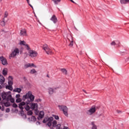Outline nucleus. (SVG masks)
Instances as JSON below:
<instances>
[{
  "label": "nucleus",
  "instance_id": "f257e3e1",
  "mask_svg": "<svg viewBox=\"0 0 129 129\" xmlns=\"http://www.w3.org/2000/svg\"><path fill=\"white\" fill-rule=\"evenodd\" d=\"M26 99L27 100L26 105L25 102H22L19 105V107L21 110H23V109H24V108H25L26 110H30V106H29L28 104H30V100L31 102H32V101H34V100L35 99V96L32 94L31 92L29 91L23 97V100H26Z\"/></svg>",
  "mask_w": 129,
  "mask_h": 129
},
{
  "label": "nucleus",
  "instance_id": "f03ea898",
  "mask_svg": "<svg viewBox=\"0 0 129 129\" xmlns=\"http://www.w3.org/2000/svg\"><path fill=\"white\" fill-rule=\"evenodd\" d=\"M53 119H54L53 117H46L43 119V123H47V125H48V126H51L52 123L53 127H56L57 125V121H53Z\"/></svg>",
  "mask_w": 129,
  "mask_h": 129
},
{
  "label": "nucleus",
  "instance_id": "7ed1b4c3",
  "mask_svg": "<svg viewBox=\"0 0 129 129\" xmlns=\"http://www.w3.org/2000/svg\"><path fill=\"white\" fill-rule=\"evenodd\" d=\"M26 49L28 50L29 56L31 57V58H34L38 56V52L35 50H31L29 45H26Z\"/></svg>",
  "mask_w": 129,
  "mask_h": 129
},
{
  "label": "nucleus",
  "instance_id": "20e7f679",
  "mask_svg": "<svg viewBox=\"0 0 129 129\" xmlns=\"http://www.w3.org/2000/svg\"><path fill=\"white\" fill-rule=\"evenodd\" d=\"M20 54V49L19 48H15L14 51H12V53L10 54L9 58L11 59V58H14V57H16L17 55H19Z\"/></svg>",
  "mask_w": 129,
  "mask_h": 129
},
{
  "label": "nucleus",
  "instance_id": "39448f33",
  "mask_svg": "<svg viewBox=\"0 0 129 129\" xmlns=\"http://www.w3.org/2000/svg\"><path fill=\"white\" fill-rule=\"evenodd\" d=\"M42 49L43 50H44V51L46 52V54L47 55H51L52 54V50L49 48L48 46V45L47 44H44L42 46Z\"/></svg>",
  "mask_w": 129,
  "mask_h": 129
},
{
  "label": "nucleus",
  "instance_id": "423d86ee",
  "mask_svg": "<svg viewBox=\"0 0 129 129\" xmlns=\"http://www.w3.org/2000/svg\"><path fill=\"white\" fill-rule=\"evenodd\" d=\"M60 110L63 111L66 116H68V108L66 106H58Z\"/></svg>",
  "mask_w": 129,
  "mask_h": 129
},
{
  "label": "nucleus",
  "instance_id": "0eeeda50",
  "mask_svg": "<svg viewBox=\"0 0 129 129\" xmlns=\"http://www.w3.org/2000/svg\"><path fill=\"white\" fill-rule=\"evenodd\" d=\"M95 111H96V108H95V106H93L87 111V114L88 115H91L92 114H93Z\"/></svg>",
  "mask_w": 129,
  "mask_h": 129
},
{
  "label": "nucleus",
  "instance_id": "6e6552de",
  "mask_svg": "<svg viewBox=\"0 0 129 129\" xmlns=\"http://www.w3.org/2000/svg\"><path fill=\"white\" fill-rule=\"evenodd\" d=\"M0 60L3 65H8V60H7V58L2 56L0 57Z\"/></svg>",
  "mask_w": 129,
  "mask_h": 129
},
{
  "label": "nucleus",
  "instance_id": "1a4fd4ad",
  "mask_svg": "<svg viewBox=\"0 0 129 129\" xmlns=\"http://www.w3.org/2000/svg\"><path fill=\"white\" fill-rule=\"evenodd\" d=\"M51 21H52L54 24H56L57 22H58V20L57 19V17L55 15H53L50 19Z\"/></svg>",
  "mask_w": 129,
  "mask_h": 129
},
{
  "label": "nucleus",
  "instance_id": "9d476101",
  "mask_svg": "<svg viewBox=\"0 0 129 129\" xmlns=\"http://www.w3.org/2000/svg\"><path fill=\"white\" fill-rule=\"evenodd\" d=\"M20 36H28L27 34V30L25 29H22L20 31Z\"/></svg>",
  "mask_w": 129,
  "mask_h": 129
},
{
  "label": "nucleus",
  "instance_id": "9b49d317",
  "mask_svg": "<svg viewBox=\"0 0 129 129\" xmlns=\"http://www.w3.org/2000/svg\"><path fill=\"white\" fill-rule=\"evenodd\" d=\"M31 109H37V108H38V104L35 103H31Z\"/></svg>",
  "mask_w": 129,
  "mask_h": 129
},
{
  "label": "nucleus",
  "instance_id": "f8f14e48",
  "mask_svg": "<svg viewBox=\"0 0 129 129\" xmlns=\"http://www.w3.org/2000/svg\"><path fill=\"white\" fill-rule=\"evenodd\" d=\"M34 67V68H36L37 66L36 65L34 64V63H27L26 64H25V68H29V67Z\"/></svg>",
  "mask_w": 129,
  "mask_h": 129
},
{
  "label": "nucleus",
  "instance_id": "ddd939ff",
  "mask_svg": "<svg viewBox=\"0 0 129 129\" xmlns=\"http://www.w3.org/2000/svg\"><path fill=\"white\" fill-rule=\"evenodd\" d=\"M44 115H45V112H44V111H40L39 113V115L38 117V119H41V118H43V117H44Z\"/></svg>",
  "mask_w": 129,
  "mask_h": 129
},
{
  "label": "nucleus",
  "instance_id": "4468645a",
  "mask_svg": "<svg viewBox=\"0 0 129 129\" xmlns=\"http://www.w3.org/2000/svg\"><path fill=\"white\" fill-rule=\"evenodd\" d=\"M117 42H115V41H112L110 45L111 46H115V45H117V46H119L120 45V42L119 41H116Z\"/></svg>",
  "mask_w": 129,
  "mask_h": 129
},
{
  "label": "nucleus",
  "instance_id": "2eb2a0df",
  "mask_svg": "<svg viewBox=\"0 0 129 129\" xmlns=\"http://www.w3.org/2000/svg\"><path fill=\"white\" fill-rule=\"evenodd\" d=\"M8 95V93H5V92L2 93V97L3 99L4 100H5V99H7V97Z\"/></svg>",
  "mask_w": 129,
  "mask_h": 129
},
{
  "label": "nucleus",
  "instance_id": "dca6fc26",
  "mask_svg": "<svg viewBox=\"0 0 129 129\" xmlns=\"http://www.w3.org/2000/svg\"><path fill=\"white\" fill-rule=\"evenodd\" d=\"M8 84H10V85H13V77L9 76L8 78Z\"/></svg>",
  "mask_w": 129,
  "mask_h": 129
},
{
  "label": "nucleus",
  "instance_id": "f3484780",
  "mask_svg": "<svg viewBox=\"0 0 129 129\" xmlns=\"http://www.w3.org/2000/svg\"><path fill=\"white\" fill-rule=\"evenodd\" d=\"M5 77L4 76L0 75V83L1 84H4L5 81Z\"/></svg>",
  "mask_w": 129,
  "mask_h": 129
},
{
  "label": "nucleus",
  "instance_id": "a211bd4d",
  "mask_svg": "<svg viewBox=\"0 0 129 129\" xmlns=\"http://www.w3.org/2000/svg\"><path fill=\"white\" fill-rule=\"evenodd\" d=\"M120 2L121 5H126L129 4V0H120Z\"/></svg>",
  "mask_w": 129,
  "mask_h": 129
},
{
  "label": "nucleus",
  "instance_id": "6ab92c4d",
  "mask_svg": "<svg viewBox=\"0 0 129 129\" xmlns=\"http://www.w3.org/2000/svg\"><path fill=\"white\" fill-rule=\"evenodd\" d=\"M0 25L2 27H5V26H6V19H5V18L3 19L2 21H1Z\"/></svg>",
  "mask_w": 129,
  "mask_h": 129
},
{
  "label": "nucleus",
  "instance_id": "aec40b11",
  "mask_svg": "<svg viewBox=\"0 0 129 129\" xmlns=\"http://www.w3.org/2000/svg\"><path fill=\"white\" fill-rule=\"evenodd\" d=\"M3 74L4 76H6L8 75V69L5 68L3 71Z\"/></svg>",
  "mask_w": 129,
  "mask_h": 129
},
{
  "label": "nucleus",
  "instance_id": "412c9836",
  "mask_svg": "<svg viewBox=\"0 0 129 129\" xmlns=\"http://www.w3.org/2000/svg\"><path fill=\"white\" fill-rule=\"evenodd\" d=\"M49 94H53L54 93V89L52 88H49L48 89Z\"/></svg>",
  "mask_w": 129,
  "mask_h": 129
},
{
  "label": "nucleus",
  "instance_id": "4be33fe9",
  "mask_svg": "<svg viewBox=\"0 0 129 129\" xmlns=\"http://www.w3.org/2000/svg\"><path fill=\"white\" fill-rule=\"evenodd\" d=\"M14 92H18V93H21V91H22V89L17 88L14 90Z\"/></svg>",
  "mask_w": 129,
  "mask_h": 129
},
{
  "label": "nucleus",
  "instance_id": "5701e85b",
  "mask_svg": "<svg viewBox=\"0 0 129 129\" xmlns=\"http://www.w3.org/2000/svg\"><path fill=\"white\" fill-rule=\"evenodd\" d=\"M20 45H23L24 46H25L26 49H27V43L24 41H21L20 42Z\"/></svg>",
  "mask_w": 129,
  "mask_h": 129
},
{
  "label": "nucleus",
  "instance_id": "b1692460",
  "mask_svg": "<svg viewBox=\"0 0 129 129\" xmlns=\"http://www.w3.org/2000/svg\"><path fill=\"white\" fill-rule=\"evenodd\" d=\"M9 86H6V89H9V90H13V87L11 84H9Z\"/></svg>",
  "mask_w": 129,
  "mask_h": 129
},
{
  "label": "nucleus",
  "instance_id": "393cba45",
  "mask_svg": "<svg viewBox=\"0 0 129 129\" xmlns=\"http://www.w3.org/2000/svg\"><path fill=\"white\" fill-rule=\"evenodd\" d=\"M61 72H62V73L63 74H64L65 75H67V70H66V69H61Z\"/></svg>",
  "mask_w": 129,
  "mask_h": 129
},
{
  "label": "nucleus",
  "instance_id": "a878e982",
  "mask_svg": "<svg viewBox=\"0 0 129 129\" xmlns=\"http://www.w3.org/2000/svg\"><path fill=\"white\" fill-rule=\"evenodd\" d=\"M91 124L92 125V129H97V127L96 126L95 124H94V122H92Z\"/></svg>",
  "mask_w": 129,
  "mask_h": 129
},
{
  "label": "nucleus",
  "instance_id": "bb28decb",
  "mask_svg": "<svg viewBox=\"0 0 129 129\" xmlns=\"http://www.w3.org/2000/svg\"><path fill=\"white\" fill-rule=\"evenodd\" d=\"M52 2H53L55 5H58L61 2V0H52Z\"/></svg>",
  "mask_w": 129,
  "mask_h": 129
},
{
  "label": "nucleus",
  "instance_id": "cd10ccee",
  "mask_svg": "<svg viewBox=\"0 0 129 129\" xmlns=\"http://www.w3.org/2000/svg\"><path fill=\"white\" fill-rule=\"evenodd\" d=\"M11 98H12V95H8L6 99L7 101H10Z\"/></svg>",
  "mask_w": 129,
  "mask_h": 129
},
{
  "label": "nucleus",
  "instance_id": "c85d7f7f",
  "mask_svg": "<svg viewBox=\"0 0 129 129\" xmlns=\"http://www.w3.org/2000/svg\"><path fill=\"white\" fill-rule=\"evenodd\" d=\"M34 73H37V71H36V70L33 69L30 71L31 74H34Z\"/></svg>",
  "mask_w": 129,
  "mask_h": 129
},
{
  "label": "nucleus",
  "instance_id": "c756f323",
  "mask_svg": "<svg viewBox=\"0 0 129 129\" xmlns=\"http://www.w3.org/2000/svg\"><path fill=\"white\" fill-rule=\"evenodd\" d=\"M70 43L69 44V46H70L71 47H72V46H73V39L72 38V40H70Z\"/></svg>",
  "mask_w": 129,
  "mask_h": 129
},
{
  "label": "nucleus",
  "instance_id": "7c9ffc66",
  "mask_svg": "<svg viewBox=\"0 0 129 129\" xmlns=\"http://www.w3.org/2000/svg\"><path fill=\"white\" fill-rule=\"evenodd\" d=\"M36 117H35V116H32L31 117V120H32V121H36Z\"/></svg>",
  "mask_w": 129,
  "mask_h": 129
},
{
  "label": "nucleus",
  "instance_id": "2f4dec72",
  "mask_svg": "<svg viewBox=\"0 0 129 129\" xmlns=\"http://www.w3.org/2000/svg\"><path fill=\"white\" fill-rule=\"evenodd\" d=\"M56 129H62L61 128V124H58L57 125H56Z\"/></svg>",
  "mask_w": 129,
  "mask_h": 129
},
{
  "label": "nucleus",
  "instance_id": "473e14b6",
  "mask_svg": "<svg viewBox=\"0 0 129 129\" xmlns=\"http://www.w3.org/2000/svg\"><path fill=\"white\" fill-rule=\"evenodd\" d=\"M27 114L28 115H32L33 114V112H32V111H29L27 112Z\"/></svg>",
  "mask_w": 129,
  "mask_h": 129
},
{
  "label": "nucleus",
  "instance_id": "72a5a7b5",
  "mask_svg": "<svg viewBox=\"0 0 129 129\" xmlns=\"http://www.w3.org/2000/svg\"><path fill=\"white\" fill-rule=\"evenodd\" d=\"M21 101H22V99H21V98H18L16 100V102L17 103H19V102H21Z\"/></svg>",
  "mask_w": 129,
  "mask_h": 129
},
{
  "label": "nucleus",
  "instance_id": "f704fd0d",
  "mask_svg": "<svg viewBox=\"0 0 129 129\" xmlns=\"http://www.w3.org/2000/svg\"><path fill=\"white\" fill-rule=\"evenodd\" d=\"M10 100L11 102H12V103H14V102H15V99L11 98V99L9 100Z\"/></svg>",
  "mask_w": 129,
  "mask_h": 129
},
{
  "label": "nucleus",
  "instance_id": "c9c22d12",
  "mask_svg": "<svg viewBox=\"0 0 129 129\" xmlns=\"http://www.w3.org/2000/svg\"><path fill=\"white\" fill-rule=\"evenodd\" d=\"M53 117H54L55 119H59V116L58 115H53Z\"/></svg>",
  "mask_w": 129,
  "mask_h": 129
},
{
  "label": "nucleus",
  "instance_id": "e433bc0d",
  "mask_svg": "<svg viewBox=\"0 0 129 129\" xmlns=\"http://www.w3.org/2000/svg\"><path fill=\"white\" fill-rule=\"evenodd\" d=\"M13 106V107H15V108H17V107H18V105H17L16 103H14Z\"/></svg>",
  "mask_w": 129,
  "mask_h": 129
},
{
  "label": "nucleus",
  "instance_id": "4c0bfd02",
  "mask_svg": "<svg viewBox=\"0 0 129 129\" xmlns=\"http://www.w3.org/2000/svg\"><path fill=\"white\" fill-rule=\"evenodd\" d=\"M8 12H5V19H6V18H7V17H8Z\"/></svg>",
  "mask_w": 129,
  "mask_h": 129
},
{
  "label": "nucleus",
  "instance_id": "58836bf2",
  "mask_svg": "<svg viewBox=\"0 0 129 129\" xmlns=\"http://www.w3.org/2000/svg\"><path fill=\"white\" fill-rule=\"evenodd\" d=\"M16 98L19 99V98H20V97H21V95L17 94V95H16Z\"/></svg>",
  "mask_w": 129,
  "mask_h": 129
},
{
  "label": "nucleus",
  "instance_id": "ea45409f",
  "mask_svg": "<svg viewBox=\"0 0 129 129\" xmlns=\"http://www.w3.org/2000/svg\"><path fill=\"white\" fill-rule=\"evenodd\" d=\"M5 106H7L8 107V106H10V104L8 103H5Z\"/></svg>",
  "mask_w": 129,
  "mask_h": 129
},
{
  "label": "nucleus",
  "instance_id": "a19ab883",
  "mask_svg": "<svg viewBox=\"0 0 129 129\" xmlns=\"http://www.w3.org/2000/svg\"><path fill=\"white\" fill-rule=\"evenodd\" d=\"M30 1H28V5L30 6V7H31V8H32V9H33V6L30 4Z\"/></svg>",
  "mask_w": 129,
  "mask_h": 129
},
{
  "label": "nucleus",
  "instance_id": "79ce46f5",
  "mask_svg": "<svg viewBox=\"0 0 129 129\" xmlns=\"http://www.w3.org/2000/svg\"><path fill=\"white\" fill-rule=\"evenodd\" d=\"M30 1H28V5L30 6V7H31V8H32V9H33V6L30 4Z\"/></svg>",
  "mask_w": 129,
  "mask_h": 129
},
{
  "label": "nucleus",
  "instance_id": "37998d69",
  "mask_svg": "<svg viewBox=\"0 0 129 129\" xmlns=\"http://www.w3.org/2000/svg\"><path fill=\"white\" fill-rule=\"evenodd\" d=\"M30 1H28V5L30 6V7H31V8H32V9H33V6L30 4Z\"/></svg>",
  "mask_w": 129,
  "mask_h": 129
},
{
  "label": "nucleus",
  "instance_id": "c03bdc74",
  "mask_svg": "<svg viewBox=\"0 0 129 129\" xmlns=\"http://www.w3.org/2000/svg\"><path fill=\"white\" fill-rule=\"evenodd\" d=\"M41 101V99H37L36 100V101L37 102H39Z\"/></svg>",
  "mask_w": 129,
  "mask_h": 129
},
{
  "label": "nucleus",
  "instance_id": "a18cd8bd",
  "mask_svg": "<svg viewBox=\"0 0 129 129\" xmlns=\"http://www.w3.org/2000/svg\"><path fill=\"white\" fill-rule=\"evenodd\" d=\"M6 112H10V109L9 108H7L6 109Z\"/></svg>",
  "mask_w": 129,
  "mask_h": 129
},
{
  "label": "nucleus",
  "instance_id": "49530a36",
  "mask_svg": "<svg viewBox=\"0 0 129 129\" xmlns=\"http://www.w3.org/2000/svg\"><path fill=\"white\" fill-rule=\"evenodd\" d=\"M70 1H71V2L72 3H73V4H76L75 2L74 1H73V0H70Z\"/></svg>",
  "mask_w": 129,
  "mask_h": 129
},
{
  "label": "nucleus",
  "instance_id": "de8ad7c7",
  "mask_svg": "<svg viewBox=\"0 0 129 129\" xmlns=\"http://www.w3.org/2000/svg\"><path fill=\"white\" fill-rule=\"evenodd\" d=\"M117 113H120V112H121V111H119V110H117Z\"/></svg>",
  "mask_w": 129,
  "mask_h": 129
},
{
  "label": "nucleus",
  "instance_id": "09e8293b",
  "mask_svg": "<svg viewBox=\"0 0 129 129\" xmlns=\"http://www.w3.org/2000/svg\"><path fill=\"white\" fill-rule=\"evenodd\" d=\"M47 77H48V78H50V76L49 75H47Z\"/></svg>",
  "mask_w": 129,
  "mask_h": 129
},
{
  "label": "nucleus",
  "instance_id": "8fccbe9b",
  "mask_svg": "<svg viewBox=\"0 0 129 129\" xmlns=\"http://www.w3.org/2000/svg\"><path fill=\"white\" fill-rule=\"evenodd\" d=\"M58 88H59V87H57V88H54V89H58Z\"/></svg>",
  "mask_w": 129,
  "mask_h": 129
},
{
  "label": "nucleus",
  "instance_id": "3c124183",
  "mask_svg": "<svg viewBox=\"0 0 129 129\" xmlns=\"http://www.w3.org/2000/svg\"><path fill=\"white\" fill-rule=\"evenodd\" d=\"M0 89H2V86H0Z\"/></svg>",
  "mask_w": 129,
  "mask_h": 129
},
{
  "label": "nucleus",
  "instance_id": "603ef678",
  "mask_svg": "<svg viewBox=\"0 0 129 129\" xmlns=\"http://www.w3.org/2000/svg\"><path fill=\"white\" fill-rule=\"evenodd\" d=\"M0 109H2V107L0 106Z\"/></svg>",
  "mask_w": 129,
  "mask_h": 129
},
{
  "label": "nucleus",
  "instance_id": "864d4df0",
  "mask_svg": "<svg viewBox=\"0 0 129 129\" xmlns=\"http://www.w3.org/2000/svg\"><path fill=\"white\" fill-rule=\"evenodd\" d=\"M26 1H27V2H28L29 3V0H26Z\"/></svg>",
  "mask_w": 129,
  "mask_h": 129
},
{
  "label": "nucleus",
  "instance_id": "5fc2aeb1",
  "mask_svg": "<svg viewBox=\"0 0 129 129\" xmlns=\"http://www.w3.org/2000/svg\"><path fill=\"white\" fill-rule=\"evenodd\" d=\"M50 129H54V128H53V127H52V128H51Z\"/></svg>",
  "mask_w": 129,
  "mask_h": 129
},
{
  "label": "nucleus",
  "instance_id": "6e6d98bb",
  "mask_svg": "<svg viewBox=\"0 0 129 129\" xmlns=\"http://www.w3.org/2000/svg\"><path fill=\"white\" fill-rule=\"evenodd\" d=\"M35 112H37V110H35Z\"/></svg>",
  "mask_w": 129,
  "mask_h": 129
}]
</instances>
